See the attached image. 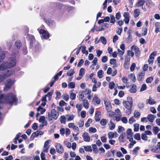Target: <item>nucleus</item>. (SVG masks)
<instances>
[{
  "mask_svg": "<svg viewBox=\"0 0 160 160\" xmlns=\"http://www.w3.org/2000/svg\"><path fill=\"white\" fill-rule=\"evenodd\" d=\"M107 120L105 119H102L101 120L100 123L102 125L104 126L106 124Z\"/></svg>",
  "mask_w": 160,
  "mask_h": 160,
  "instance_id": "obj_49",
  "label": "nucleus"
},
{
  "mask_svg": "<svg viewBox=\"0 0 160 160\" xmlns=\"http://www.w3.org/2000/svg\"><path fill=\"white\" fill-rule=\"evenodd\" d=\"M97 131L96 129L95 128L91 127L89 129V132L90 133H95Z\"/></svg>",
  "mask_w": 160,
  "mask_h": 160,
  "instance_id": "obj_52",
  "label": "nucleus"
},
{
  "mask_svg": "<svg viewBox=\"0 0 160 160\" xmlns=\"http://www.w3.org/2000/svg\"><path fill=\"white\" fill-rule=\"evenodd\" d=\"M40 34H42V37L44 39H48L49 37V34L48 32L44 29L39 28L38 29Z\"/></svg>",
  "mask_w": 160,
  "mask_h": 160,
  "instance_id": "obj_5",
  "label": "nucleus"
},
{
  "mask_svg": "<svg viewBox=\"0 0 160 160\" xmlns=\"http://www.w3.org/2000/svg\"><path fill=\"white\" fill-rule=\"evenodd\" d=\"M136 122V120L133 117H131L129 119V123L130 124H132L133 122Z\"/></svg>",
  "mask_w": 160,
  "mask_h": 160,
  "instance_id": "obj_58",
  "label": "nucleus"
},
{
  "mask_svg": "<svg viewBox=\"0 0 160 160\" xmlns=\"http://www.w3.org/2000/svg\"><path fill=\"white\" fill-rule=\"evenodd\" d=\"M92 148L93 152L96 153H97L98 152V150L96 145L95 144H93L92 145Z\"/></svg>",
  "mask_w": 160,
  "mask_h": 160,
  "instance_id": "obj_43",
  "label": "nucleus"
},
{
  "mask_svg": "<svg viewBox=\"0 0 160 160\" xmlns=\"http://www.w3.org/2000/svg\"><path fill=\"white\" fill-rule=\"evenodd\" d=\"M123 16L124 17V20L126 24H128L129 21V13L128 12H125L123 14Z\"/></svg>",
  "mask_w": 160,
  "mask_h": 160,
  "instance_id": "obj_17",
  "label": "nucleus"
},
{
  "mask_svg": "<svg viewBox=\"0 0 160 160\" xmlns=\"http://www.w3.org/2000/svg\"><path fill=\"white\" fill-rule=\"evenodd\" d=\"M82 137L85 142H89L90 141V138L87 132H84L82 135Z\"/></svg>",
  "mask_w": 160,
  "mask_h": 160,
  "instance_id": "obj_13",
  "label": "nucleus"
},
{
  "mask_svg": "<svg viewBox=\"0 0 160 160\" xmlns=\"http://www.w3.org/2000/svg\"><path fill=\"white\" fill-rule=\"evenodd\" d=\"M140 115L141 113L140 112H138L137 110H135L134 111L133 113V116L135 118H139Z\"/></svg>",
  "mask_w": 160,
  "mask_h": 160,
  "instance_id": "obj_26",
  "label": "nucleus"
},
{
  "mask_svg": "<svg viewBox=\"0 0 160 160\" xmlns=\"http://www.w3.org/2000/svg\"><path fill=\"white\" fill-rule=\"evenodd\" d=\"M14 70L13 69H11L10 70L7 71L6 73L3 75V76H5L6 79L7 77H9L11 75L13 74L14 73Z\"/></svg>",
  "mask_w": 160,
  "mask_h": 160,
  "instance_id": "obj_15",
  "label": "nucleus"
},
{
  "mask_svg": "<svg viewBox=\"0 0 160 160\" xmlns=\"http://www.w3.org/2000/svg\"><path fill=\"white\" fill-rule=\"evenodd\" d=\"M84 149L87 152H91L92 151V148L90 146H84Z\"/></svg>",
  "mask_w": 160,
  "mask_h": 160,
  "instance_id": "obj_38",
  "label": "nucleus"
},
{
  "mask_svg": "<svg viewBox=\"0 0 160 160\" xmlns=\"http://www.w3.org/2000/svg\"><path fill=\"white\" fill-rule=\"evenodd\" d=\"M27 39L29 40L31 42L30 43V46L32 45V44L33 42L35 40V38L34 36L32 35H28L27 37Z\"/></svg>",
  "mask_w": 160,
  "mask_h": 160,
  "instance_id": "obj_19",
  "label": "nucleus"
},
{
  "mask_svg": "<svg viewBox=\"0 0 160 160\" xmlns=\"http://www.w3.org/2000/svg\"><path fill=\"white\" fill-rule=\"evenodd\" d=\"M66 118L64 115H62L61 116L60 121L61 123L65 124L66 122Z\"/></svg>",
  "mask_w": 160,
  "mask_h": 160,
  "instance_id": "obj_33",
  "label": "nucleus"
},
{
  "mask_svg": "<svg viewBox=\"0 0 160 160\" xmlns=\"http://www.w3.org/2000/svg\"><path fill=\"white\" fill-rule=\"evenodd\" d=\"M84 91H82L81 92L79 93V99L80 100H82V99H83V98L84 97Z\"/></svg>",
  "mask_w": 160,
  "mask_h": 160,
  "instance_id": "obj_47",
  "label": "nucleus"
},
{
  "mask_svg": "<svg viewBox=\"0 0 160 160\" xmlns=\"http://www.w3.org/2000/svg\"><path fill=\"white\" fill-rule=\"evenodd\" d=\"M103 72L102 70H99L97 72L98 77L101 78L103 77Z\"/></svg>",
  "mask_w": 160,
  "mask_h": 160,
  "instance_id": "obj_31",
  "label": "nucleus"
},
{
  "mask_svg": "<svg viewBox=\"0 0 160 160\" xmlns=\"http://www.w3.org/2000/svg\"><path fill=\"white\" fill-rule=\"evenodd\" d=\"M134 17L135 18H137L139 15L140 12L139 11L138 9H136L134 11Z\"/></svg>",
  "mask_w": 160,
  "mask_h": 160,
  "instance_id": "obj_41",
  "label": "nucleus"
},
{
  "mask_svg": "<svg viewBox=\"0 0 160 160\" xmlns=\"http://www.w3.org/2000/svg\"><path fill=\"white\" fill-rule=\"evenodd\" d=\"M37 110L38 112H40V114H42L45 112L46 109L42 108L41 106H39L37 108Z\"/></svg>",
  "mask_w": 160,
  "mask_h": 160,
  "instance_id": "obj_27",
  "label": "nucleus"
},
{
  "mask_svg": "<svg viewBox=\"0 0 160 160\" xmlns=\"http://www.w3.org/2000/svg\"><path fill=\"white\" fill-rule=\"evenodd\" d=\"M133 102H127L124 101L123 102V104L125 108L127 109L126 113L128 115L131 114L132 111V106Z\"/></svg>",
  "mask_w": 160,
  "mask_h": 160,
  "instance_id": "obj_3",
  "label": "nucleus"
},
{
  "mask_svg": "<svg viewBox=\"0 0 160 160\" xmlns=\"http://www.w3.org/2000/svg\"><path fill=\"white\" fill-rule=\"evenodd\" d=\"M156 52H153L150 54L149 58L148 59V62L149 64H152L153 63L154 59V57L156 55Z\"/></svg>",
  "mask_w": 160,
  "mask_h": 160,
  "instance_id": "obj_12",
  "label": "nucleus"
},
{
  "mask_svg": "<svg viewBox=\"0 0 160 160\" xmlns=\"http://www.w3.org/2000/svg\"><path fill=\"white\" fill-rule=\"evenodd\" d=\"M59 5L61 7V8L62 7H63V8L64 9L66 10L68 12L72 11L74 9V8L72 7H70L66 5L65 6H63L61 4H59Z\"/></svg>",
  "mask_w": 160,
  "mask_h": 160,
  "instance_id": "obj_20",
  "label": "nucleus"
},
{
  "mask_svg": "<svg viewBox=\"0 0 160 160\" xmlns=\"http://www.w3.org/2000/svg\"><path fill=\"white\" fill-rule=\"evenodd\" d=\"M147 119L151 122H152L154 120V115L152 114H149L147 116Z\"/></svg>",
  "mask_w": 160,
  "mask_h": 160,
  "instance_id": "obj_29",
  "label": "nucleus"
},
{
  "mask_svg": "<svg viewBox=\"0 0 160 160\" xmlns=\"http://www.w3.org/2000/svg\"><path fill=\"white\" fill-rule=\"evenodd\" d=\"M153 132L155 134H157L160 131V129L158 127H153L152 128Z\"/></svg>",
  "mask_w": 160,
  "mask_h": 160,
  "instance_id": "obj_32",
  "label": "nucleus"
},
{
  "mask_svg": "<svg viewBox=\"0 0 160 160\" xmlns=\"http://www.w3.org/2000/svg\"><path fill=\"white\" fill-rule=\"evenodd\" d=\"M92 101L95 102L98 104H100L101 100L97 96H94L93 99Z\"/></svg>",
  "mask_w": 160,
  "mask_h": 160,
  "instance_id": "obj_25",
  "label": "nucleus"
},
{
  "mask_svg": "<svg viewBox=\"0 0 160 160\" xmlns=\"http://www.w3.org/2000/svg\"><path fill=\"white\" fill-rule=\"evenodd\" d=\"M145 2V0H138L137 2L136 3V5L138 7L142 6Z\"/></svg>",
  "mask_w": 160,
  "mask_h": 160,
  "instance_id": "obj_23",
  "label": "nucleus"
},
{
  "mask_svg": "<svg viewBox=\"0 0 160 160\" xmlns=\"http://www.w3.org/2000/svg\"><path fill=\"white\" fill-rule=\"evenodd\" d=\"M122 80L123 82L126 84V85L128 84V83L127 82L128 79L127 78L123 77L122 78Z\"/></svg>",
  "mask_w": 160,
  "mask_h": 160,
  "instance_id": "obj_53",
  "label": "nucleus"
},
{
  "mask_svg": "<svg viewBox=\"0 0 160 160\" xmlns=\"http://www.w3.org/2000/svg\"><path fill=\"white\" fill-rule=\"evenodd\" d=\"M68 87L69 88H74L75 87V83L73 82H71L68 83Z\"/></svg>",
  "mask_w": 160,
  "mask_h": 160,
  "instance_id": "obj_35",
  "label": "nucleus"
},
{
  "mask_svg": "<svg viewBox=\"0 0 160 160\" xmlns=\"http://www.w3.org/2000/svg\"><path fill=\"white\" fill-rule=\"evenodd\" d=\"M128 55V56H131V57H133L134 55V53L131 50H128L127 52Z\"/></svg>",
  "mask_w": 160,
  "mask_h": 160,
  "instance_id": "obj_55",
  "label": "nucleus"
},
{
  "mask_svg": "<svg viewBox=\"0 0 160 160\" xmlns=\"http://www.w3.org/2000/svg\"><path fill=\"white\" fill-rule=\"evenodd\" d=\"M84 92V94L85 95L89 94L91 93V91L89 89H86L85 91H82Z\"/></svg>",
  "mask_w": 160,
  "mask_h": 160,
  "instance_id": "obj_56",
  "label": "nucleus"
},
{
  "mask_svg": "<svg viewBox=\"0 0 160 160\" xmlns=\"http://www.w3.org/2000/svg\"><path fill=\"white\" fill-rule=\"evenodd\" d=\"M39 122H42V124L44 126L47 125V120L45 119V117L44 116H41L40 117L39 119Z\"/></svg>",
  "mask_w": 160,
  "mask_h": 160,
  "instance_id": "obj_14",
  "label": "nucleus"
},
{
  "mask_svg": "<svg viewBox=\"0 0 160 160\" xmlns=\"http://www.w3.org/2000/svg\"><path fill=\"white\" fill-rule=\"evenodd\" d=\"M58 115V112H57L55 109H53L51 110L50 113H48V116L46 117V118L49 121L52 120L53 119L56 120Z\"/></svg>",
  "mask_w": 160,
  "mask_h": 160,
  "instance_id": "obj_2",
  "label": "nucleus"
},
{
  "mask_svg": "<svg viewBox=\"0 0 160 160\" xmlns=\"http://www.w3.org/2000/svg\"><path fill=\"white\" fill-rule=\"evenodd\" d=\"M85 69L83 68H81L79 72V76H82L83 77V75L85 73Z\"/></svg>",
  "mask_w": 160,
  "mask_h": 160,
  "instance_id": "obj_44",
  "label": "nucleus"
},
{
  "mask_svg": "<svg viewBox=\"0 0 160 160\" xmlns=\"http://www.w3.org/2000/svg\"><path fill=\"white\" fill-rule=\"evenodd\" d=\"M121 120L124 123H126L128 122V120L126 117H123L121 118Z\"/></svg>",
  "mask_w": 160,
  "mask_h": 160,
  "instance_id": "obj_64",
  "label": "nucleus"
},
{
  "mask_svg": "<svg viewBox=\"0 0 160 160\" xmlns=\"http://www.w3.org/2000/svg\"><path fill=\"white\" fill-rule=\"evenodd\" d=\"M66 136H68L70 134V129L68 128H66L65 130V133Z\"/></svg>",
  "mask_w": 160,
  "mask_h": 160,
  "instance_id": "obj_63",
  "label": "nucleus"
},
{
  "mask_svg": "<svg viewBox=\"0 0 160 160\" xmlns=\"http://www.w3.org/2000/svg\"><path fill=\"white\" fill-rule=\"evenodd\" d=\"M125 134V133L124 132L122 133L119 137V140L120 142H124L123 135Z\"/></svg>",
  "mask_w": 160,
  "mask_h": 160,
  "instance_id": "obj_42",
  "label": "nucleus"
},
{
  "mask_svg": "<svg viewBox=\"0 0 160 160\" xmlns=\"http://www.w3.org/2000/svg\"><path fill=\"white\" fill-rule=\"evenodd\" d=\"M98 58L97 57L94 58L93 60L92 61V63H93L92 65L90 66L91 68H92V66H94L97 64L98 61Z\"/></svg>",
  "mask_w": 160,
  "mask_h": 160,
  "instance_id": "obj_48",
  "label": "nucleus"
},
{
  "mask_svg": "<svg viewBox=\"0 0 160 160\" xmlns=\"http://www.w3.org/2000/svg\"><path fill=\"white\" fill-rule=\"evenodd\" d=\"M146 101L147 104H149L150 105L154 104L156 103V102L151 98H150L149 99H147Z\"/></svg>",
  "mask_w": 160,
  "mask_h": 160,
  "instance_id": "obj_24",
  "label": "nucleus"
},
{
  "mask_svg": "<svg viewBox=\"0 0 160 160\" xmlns=\"http://www.w3.org/2000/svg\"><path fill=\"white\" fill-rule=\"evenodd\" d=\"M127 138H129V137H132L133 133L132 132V129L128 128L127 130Z\"/></svg>",
  "mask_w": 160,
  "mask_h": 160,
  "instance_id": "obj_28",
  "label": "nucleus"
},
{
  "mask_svg": "<svg viewBox=\"0 0 160 160\" xmlns=\"http://www.w3.org/2000/svg\"><path fill=\"white\" fill-rule=\"evenodd\" d=\"M110 22L111 23H114L115 22V20L114 16L112 15H110Z\"/></svg>",
  "mask_w": 160,
  "mask_h": 160,
  "instance_id": "obj_50",
  "label": "nucleus"
},
{
  "mask_svg": "<svg viewBox=\"0 0 160 160\" xmlns=\"http://www.w3.org/2000/svg\"><path fill=\"white\" fill-rule=\"evenodd\" d=\"M118 55L119 56L123 55L124 53V50H121L119 49H118Z\"/></svg>",
  "mask_w": 160,
  "mask_h": 160,
  "instance_id": "obj_61",
  "label": "nucleus"
},
{
  "mask_svg": "<svg viewBox=\"0 0 160 160\" xmlns=\"http://www.w3.org/2000/svg\"><path fill=\"white\" fill-rule=\"evenodd\" d=\"M124 129L122 127L119 126L118 127V132L119 133H120L124 131Z\"/></svg>",
  "mask_w": 160,
  "mask_h": 160,
  "instance_id": "obj_62",
  "label": "nucleus"
},
{
  "mask_svg": "<svg viewBox=\"0 0 160 160\" xmlns=\"http://www.w3.org/2000/svg\"><path fill=\"white\" fill-rule=\"evenodd\" d=\"M9 65H11L10 68L14 67L16 64L15 59L14 58L11 57L9 58L8 61L7 62Z\"/></svg>",
  "mask_w": 160,
  "mask_h": 160,
  "instance_id": "obj_11",
  "label": "nucleus"
},
{
  "mask_svg": "<svg viewBox=\"0 0 160 160\" xmlns=\"http://www.w3.org/2000/svg\"><path fill=\"white\" fill-rule=\"evenodd\" d=\"M134 138L136 139L139 140L140 139V135L139 133H136L134 136Z\"/></svg>",
  "mask_w": 160,
  "mask_h": 160,
  "instance_id": "obj_57",
  "label": "nucleus"
},
{
  "mask_svg": "<svg viewBox=\"0 0 160 160\" xmlns=\"http://www.w3.org/2000/svg\"><path fill=\"white\" fill-rule=\"evenodd\" d=\"M145 73L144 71L139 73L137 77V78L139 81H141L144 79Z\"/></svg>",
  "mask_w": 160,
  "mask_h": 160,
  "instance_id": "obj_18",
  "label": "nucleus"
},
{
  "mask_svg": "<svg viewBox=\"0 0 160 160\" xmlns=\"http://www.w3.org/2000/svg\"><path fill=\"white\" fill-rule=\"evenodd\" d=\"M139 124L138 123H135L134 125V131L135 132H137L138 131L139 128Z\"/></svg>",
  "mask_w": 160,
  "mask_h": 160,
  "instance_id": "obj_45",
  "label": "nucleus"
},
{
  "mask_svg": "<svg viewBox=\"0 0 160 160\" xmlns=\"http://www.w3.org/2000/svg\"><path fill=\"white\" fill-rule=\"evenodd\" d=\"M100 40L103 44L105 45L106 44L107 40L106 38L104 37L101 36L100 38Z\"/></svg>",
  "mask_w": 160,
  "mask_h": 160,
  "instance_id": "obj_37",
  "label": "nucleus"
},
{
  "mask_svg": "<svg viewBox=\"0 0 160 160\" xmlns=\"http://www.w3.org/2000/svg\"><path fill=\"white\" fill-rule=\"evenodd\" d=\"M141 138L144 141H147L148 140V137L145 133L141 134Z\"/></svg>",
  "mask_w": 160,
  "mask_h": 160,
  "instance_id": "obj_54",
  "label": "nucleus"
},
{
  "mask_svg": "<svg viewBox=\"0 0 160 160\" xmlns=\"http://www.w3.org/2000/svg\"><path fill=\"white\" fill-rule=\"evenodd\" d=\"M131 49L133 50L135 52V54L136 57H139L140 54V51L139 50V48L135 45H132L131 48Z\"/></svg>",
  "mask_w": 160,
  "mask_h": 160,
  "instance_id": "obj_10",
  "label": "nucleus"
},
{
  "mask_svg": "<svg viewBox=\"0 0 160 160\" xmlns=\"http://www.w3.org/2000/svg\"><path fill=\"white\" fill-rule=\"evenodd\" d=\"M150 150L154 153H160V142H158L157 145L154 147H150Z\"/></svg>",
  "mask_w": 160,
  "mask_h": 160,
  "instance_id": "obj_7",
  "label": "nucleus"
},
{
  "mask_svg": "<svg viewBox=\"0 0 160 160\" xmlns=\"http://www.w3.org/2000/svg\"><path fill=\"white\" fill-rule=\"evenodd\" d=\"M136 86L134 84H133L132 85L131 88L129 90V91L130 92L132 93H135L136 92Z\"/></svg>",
  "mask_w": 160,
  "mask_h": 160,
  "instance_id": "obj_21",
  "label": "nucleus"
},
{
  "mask_svg": "<svg viewBox=\"0 0 160 160\" xmlns=\"http://www.w3.org/2000/svg\"><path fill=\"white\" fill-rule=\"evenodd\" d=\"M108 138L110 139L113 138L114 137L115 138L117 137L118 134L116 132H109L108 134Z\"/></svg>",
  "mask_w": 160,
  "mask_h": 160,
  "instance_id": "obj_16",
  "label": "nucleus"
},
{
  "mask_svg": "<svg viewBox=\"0 0 160 160\" xmlns=\"http://www.w3.org/2000/svg\"><path fill=\"white\" fill-rule=\"evenodd\" d=\"M153 80V77H150L146 79V82L147 83H151L152 81Z\"/></svg>",
  "mask_w": 160,
  "mask_h": 160,
  "instance_id": "obj_60",
  "label": "nucleus"
},
{
  "mask_svg": "<svg viewBox=\"0 0 160 160\" xmlns=\"http://www.w3.org/2000/svg\"><path fill=\"white\" fill-rule=\"evenodd\" d=\"M75 73L74 70L71 69L69 71L67 72V74L68 76H71Z\"/></svg>",
  "mask_w": 160,
  "mask_h": 160,
  "instance_id": "obj_34",
  "label": "nucleus"
},
{
  "mask_svg": "<svg viewBox=\"0 0 160 160\" xmlns=\"http://www.w3.org/2000/svg\"><path fill=\"white\" fill-rule=\"evenodd\" d=\"M147 88V86L145 84H142L140 89V91H142L146 90Z\"/></svg>",
  "mask_w": 160,
  "mask_h": 160,
  "instance_id": "obj_59",
  "label": "nucleus"
},
{
  "mask_svg": "<svg viewBox=\"0 0 160 160\" xmlns=\"http://www.w3.org/2000/svg\"><path fill=\"white\" fill-rule=\"evenodd\" d=\"M18 99L16 96L12 93H10L5 96L3 94L0 96V102L7 103L11 104L17 105ZM2 108L0 107V109Z\"/></svg>",
  "mask_w": 160,
  "mask_h": 160,
  "instance_id": "obj_1",
  "label": "nucleus"
},
{
  "mask_svg": "<svg viewBox=\"0 0 160 160\" xmlns=\"http://www.w3.org/2000/svg\"><path fill=\"white\" fill-rule=\"evenodd\" d=\"M66 117L68 121H70L72 120L74 118V116L72 115H66Z\"/></svg>",
  "mask_w": 160,
  "mask_h": 160,
  "instance_id": "obj_39",
  "label": "nucleus"
},
{
  "mask_svg": "<svg viewBox=\"0 0 160 160\" xmlns=\"http://www.w3.org/2000/svg\"><path fill=\"white\" fill-rule=\"evenodd\" d=\"M11 65H9L7 62L4 61L0 65V71L10 68Z\"/></svg>",
  "mask_w": 160,
  "mask_h": 160,
  "instance_id": "obj_8",
  "label": "nucleus"
},
{
  "mask_svg": "<svg viewBox=\"0 0 160 160\" xmlns=\"http://www.w3.org/2000/svg\"><path fill=\"white\" fill-rule=\"evenodd\" d=\"M130 58L128 56H126L125 58V62L123 65L124 68L128 69L129 67Z\"/></svg>",
  "mask_w": 160,
  "mask_h": 160,
  "instance_id": "obj_9",
  "label": "nucleus"
},
{
  "mask_svg": "<svg viewBox=\"0 0 160 160\" xmlns=\"http://www.w3.org/2000/svg\"><path fill=\"white\" fill-rule=\"evenodd\" d=\"M14 83L13 80L11 79H8L6 81L5 86L4 88V91H7L10 89Z\"/></svg>",
  "mask_w": 160,
  "mask_h": 160,
  "instance_id": "obj_4",
  "label": "nucleus"
},
{
  "mask_svg": "<svg viewBox=\"0 0 160 160\" xmlns=\"http://www.w3.org/2000/svg\"><path fill=\"white\" fill-rule=\"evenodd\" d=\"M86 47L85 46L82 47V51L83 54H85L86 55H87L88 53V51L87 50H86Z\"/></svg>",
  "mask_w": 160,
  "mask_h": 160,
  "instance_id": "obj_51",
  "label": "nucleus"
},
{
  "mask_svg": "<svg viewBox=\"0 0 160 160\" xmlns=\"http://www.w3.org/2000/svg\"><path fill=\"white\" fill-rule=\"evenodd\" d=\"M15 44L18 48H19L22 44L20 41H16Z\"/></svg>",
  "mask_w": 160,
  "mask_h": 160,
  "instance_id": "obj_46",
  "label": "nucleus"
},
{
  "mask_svg": "<svg viewBox=\"0 0 160 160\" xmlns=\"http://www.w3.org/2000/svg\"><path fill=\"white\" fill-rule=\"evenodd\" d=\"M55 146L56 150V151L60 154L63 153L64 152V150L62 145L59 143H56Z\"/></svg>",
  "mask_w": 160,
  "mask_h": 160,
  "instance_id": "obj_6",
  "label": "nucleus"
},
{
  "mask_svg": "<svg viewBox=\"0 0 160 160\" xmlns=\"http://www.w3.org/2000/svg\"><path fill=\"white\" fill-rule=\"evenodd\" d=\"M115 84L113 82H109L108 84L109 88L110 89H112L113 88Z\"/></svg>",
  "mask_w": 160,
  "mask_h": 160,
  "instance_id": "obj_40",
  "label": "nucleus"
},
{
  "mask_svg": "<svg viewBox=\"0 0 160 160\" xmlns=\"http://www.w3.org/2000/svg\"><path fill=\"white\" fill-rule=\"evenodd\" d=\"M83 105L84 108L86 109H88L89 108V103L88 100L86 99L83 100Z\"/></svg>",
  "mask_w": 160,
  "mask_h": 160,
  "instance_id": "obj_22",
  "label": "nucleus"
},
{
  "mask_svg": "<svg viewBox=\"0 0 160 160\" xmlns=\"http://www.w3.org/2000/svg\"><path fill=\"white\" fill-rule=\"evenodd\" d=\"M108 125L111 130H113L115 127V125L111 121L108 124Z\"/></svg>",
  "mask_w": 160,
  "mask_h": 160,
  "instance_id": "obj_30",
  "label": "nucleus"
},
{
  "mask_svg": "<svg viewBox=\"0 0 160 160\" xmlns=\"http://www.w3.org/2000/svg\"><path fill=\"white\" fill-rule=\"evenodd\" d=\"M140 149V148L139 147H137L134 148L133 149L132 153L133 155H136L137 154L138 152Z\"/></svg>",
  "mask_w": 160,
  "mask_h": 160,
  "instance_id": "obj_36",
  "label": "nucleus"
}]
</instances>
